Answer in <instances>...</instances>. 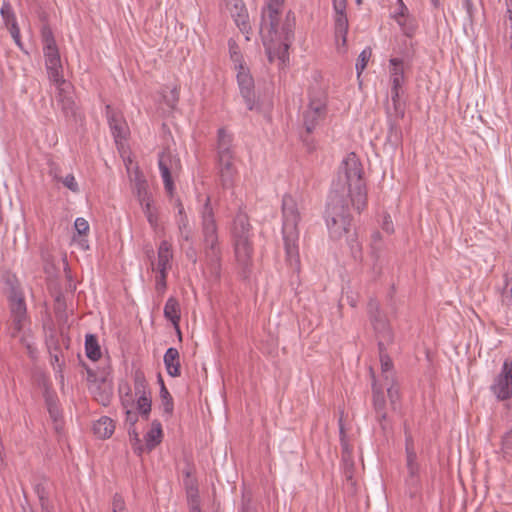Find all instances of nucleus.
<instances>
[{"label":"nucleus","mask_w":512,"mask_h":512,"mask_svg":"<svg viewBox=\"0 0 512 512\" xmlns=\"http://www.w3.org/2000/svg\"><path fill=\"white\" fill-rule=\"evenodd\" d=\"M128 434L134 452L138 456H141L146 448L142 445L141 440L139 438V434L137 433L135 428H129Z\"/></svg>","instance_id":"40"},{"label":"nucleus","mask_w":512,"mask_h":512,"mask_svg":"<svg viewBox=\"0 0 512 512\" xmlns=\"http://www.w3.org/2000/svg\"><path fill=\"white\" fill-rule=\"evenodd\" d=\"M372 55V50L370 47L365 48L358 56L355 68L357 71V75L360 76L363 70L366 68L367 63Z\"/></svg>","instance_id":"39"},{"label":"nucleus","mask_w":512,"mask_h":512,"mask_svg":"<svg viewBox=\"0 0 512 512\" xmlns=\"http://www.w3.org/2000/svg\"><path fill=\"white\" fill-rule=\"evenodd\" d=\"M502 449L505 451L512 450V430L505 433L502 438Z\"/></svg>","instance_id":"57"},{"label":"nucleus","mask_w":512,"mask_h":512,"mask_svg":"<svg viewBox=\"0 0 512 512\" xmlns=\"http://www.w3.org/2000/svg\"><path fill=\"white\" fill-rule=\"evenodd\" d=\"M505 285L501 291L502 303L507 307H512V275H504Z\"/></svg>","instance_id":"36"},{"label":"nucleus","mask_w":512,"mask_h":512,"mask_svg":"<svg viewBox=\"0 0 512 512\" xmlns=\"http://www.w3.org/2000/svg\"><path fill=\"white\" fill-rule=\"evenodd\" d=\"M310 135L311 134H308L305 131V134H302L301 137H302L303 143L307 146L308 150L312 151L314 149V142Z\"/></svg>","instance_id":"59"},{"label":"nucleus","mask_w":512,"mask_h":512,"mask_svg":"<svg viewBox=\"0 0 512 512\" xmlns=\"http://www.w3.org/2000/svg\"><path fill=\"white\" fill-rule=\"evenodd\" d=\"M0 14L4 20V23L8 29L13 24H17L16 16L13 11L11 4L8 1H4L0 9Z\"/></svg>","instance_id":"35"},{"label":"nucleus","mask_w":512,"mask_h":512,"mask_svg":"<svg viewBox=\"0 0 512 512\" xmlns=\"http://www.w3.org/2000/svg\"><path fill=\"white\" fill-rule=\"evenodd\" d=\"M399 121V119L387 118V142L392 146H398L402 142L403 134Z\"/></svg>","instance_id":"29"},{"label":"nucleus","mask_w":512,"mask_h":512,"mask_svg":"<svg viewBox=\"0 0 512 512\" xmlns=\"http://www.w3.org/2000/svg\"><path fill=\"white\" fill-rule=\"evenodd\" d=\"M111 390L110 389H102L98 387L96 391L94 392V398L96 401H98L100 404L106 406L110 403L111 400Z\"/></svg>","instance_id":"44"},{"label":"nucleus","mask_w":512,"mask_h":512,"mask_svg":"<svg viewBox=\"0 0 512 512\" xmlns=\"http://www.w3.org/2000/svg\"><path fill=\"white\" fill-rule=\"evenodd\" d=\"M237 70V82L240 94L245 101L247 109L253 110L256 105L253 77L250 75L249 69L245 66H240V69Z\"/></svg>","instance_id":"14"},{"label":"nucleus","mask_w":512,"mask_h":512,"mask_svg":"<svg viewBox=\"0 0 512 512\" xmlns=\"http://www.w3.org/2000/svg\"><path fill=\"white\" fill-rule=\"evenodd\" d=\"M114 430L115 424L113 420L107 416L101 417L93 424L94 434L101 439L110 438L114 433Z\"/></svg>","instance_id":"28"},{"label":"nucleus","mask_w":512,"mask_h":512,"mask_svg":"<svg viewBox=\"0 0 512 512\" xmlns=\"http://www.w3.org/2000/svg\"><path fill=\"white\" fill-rule=\"evenodd\" d=\"M217 171L222 187L225 189L232 188L237 174L234 158H217Z\"/></svg>","instance_id":"19"},{"label":"nucleus","mask_w":512,"mask_h":512,"mask_svg":"<svg viewBox=\"0 0 512 512\" xmlns=\"http://www.w3.org/2000/svg\"><path fill=\"white\" fill-rule=\"evenodd\" d=\"M403 94V91L400 90H391V102L396 103L401 101L400 96Z\"/></svg>","instance_id":"62"},{"label":"nucleus","mask_w":512,"mask_h":512,"mask_svg":"<svg viewBox=\"0 0 512 512\" xmlns=\"http://www.w3.org/2000/svg\"><path fill=\"white\" fill-rule=\"evenodd\" d=\"M387 394L390 401V406L392 410L397 409V403L400 399L399 390L397 387L391 385L387 388Z\"/></svg>","instance_id":"47"},{"label":"nucleus","mask_w":512,"mask_h":512,"mask_svg":"<svg viewBox=\"0 0 512 512\" xmlns=\"http://www.w3.org/2000/svg\"><path fill=\"white\" fill-rule=\"evenodd\" d=\"M152 399L151 395L138 396L137 399V410L139 415L144 419L148 420L151 412Z\"/></svg>","instance_id":"34"},{"label":"nucleus","mask_w":512,"mask_h":512,"mask_svg":"<svg viewBox=\"0 0 512 512\" xmlns=\"http://www.w3.org/2000/svg\"><path fill=\"white\" fill-rule=\"evenodd\" d=\"M125 413H126L125 421H126V423L129 424V428H135L134 426L138 421V414L129 409H127Z\"/></svg>","instance_id":"55"},{"label":"nucleus","mask_w":512,"mask_h":512,"mask_svg":"<svg viewBox=\"0 0 512 512\" xmlns=\"http://www.w3.org/2000/svg\"><path fill=\"white\" fill-rule=\"evenodd\" d=\"M85 350L86 356L92 360L97 361L101 358V349L98 339L94 334H87L85 337Z\"/></svg>","instance_id":"30"},{"label":"nucleus","mask_w":512,"mask_h":512,"mask_svg":"<svg viewBox=\"0 0 512 512\" xmlns=\"http://www.w3.org/2000/svg\"><path fill=\"white\" fill-rule=\"evenodd\" d=\"M163 361L169 376L175 378L181 375L180 354L176 348H168L164 354Z\"/></svg>","instance_id":"22"},{"label":"nucleus","mask_w":512,"mask_h":512,"mask_svg":"<svg viewBox=\"0 0 512 512\" xmlns=\"http://www.w3.org/2000/svg\"><path fill=\"white\" fill-rule=\"evenodd\" d=\"M405 450H406V466L408 474L411 478H414L419 473V465L417 463V455L414 450V443L411 435H406L405 439Z\"/></svg>","instance_id":"24"},{"label":"nucleus","mask_w":512,"mask_h":512,"mask_svg":"<svg viewBox=\"0 0 512 512\" xmlns=\"http://www.w3.org/2000/svg\"><path fill=\"white\" fill-rule=\"evenodd\" d=\"M251 230L252 226L247 214L240 210L233 220L231 235L235 257L241 267L240 275L243 279L249 278L252 267L253 245Z\"/></svg>","instance_id":"4"},{"label":"nucleus","mask_w":512,"mask_h":512,"mask_svg":"<svg viewBox=\"0 0 512 512\" xmlns=\"http://www.w3.org/2000/svg\"><path fill=\"white\" fill-rule=\"evenodd\" d=\"M171 244L167 240L160 242L158 247V261L155 267L154 261H151L152 270L156 272H167L171 268L170 261L173 254Z\"/></svg>","instance_id":"20"},{"label":"nucleus","mask_w":512,"mask_h":512,"mask_svg":"<svg viewBox=\"0 0 512 512\" xmlns=\"http://www.w3.org/2000/svg\"><path fill=\"white\" fill-rule=\"evenodd\" d=\"M348 244H349L354 256H355L356 252L361 251V247L355 238L352 237L351 239H348Z\"/></svg>","instance_id":"61"},{"label":"nucleus","mask_w":512,"mask_h":512,"mask_svg":"<svg viewBox=\"0 0 512 512\" xmlns=\"http://www.w3.org/2000/svg\"><path fill=\"white\" fill-rule=\"evenodd\" d=\"M285 0H267L261 11L260 35L270 62L288 59V49L294 40L295 14L289 10L282 19Z\"/></svg>","instance_id":"2"},{"label":"nucleus","mask_w":512,"mask_h":512,"mask_svg":"<svg viewBox=\"0 0 512 512\" xmlns=\"http://www.w3.org/2000/svg\"><path fill=\"white\" fill-rule=\"evenodd\" d=\"M491 390L499 400L512 397V359L504 361L501 373L495 378Z\"/></svg>","instance_id":"12"},{"label":"nucleus","mask_w":512,"mask_h":512,"mask_svg":"<svg viewBox=\"0 0 512 512\" xmlns=\"http://www.w3.org/2000/svg\"><path fill=\"white\" fill-rule=\"evenodd\" d=\"M348 198L358 213L367 205L363 168L354 153L343 160L326 205L324 216L326 226L330 237L334 240H339L350 233L352 216Z\"/></svg>","instance_id":"1"},{"label":"nucleus","mask_w":512,"mask_h":512,"mask_svg":"<svg viewBox=\"0 0 512 512\" xmlns=\"http://www.w3.org/2000/svg\"><path fill=\"white\" fill-rule=\"evenodd\" d=\"M204 256L207 267L209 269L210 277L215 281L221 278V260L222 252L219 244L205 245Z\"/></svg>","instance_id":"18"},{"label":"nucleus","mask_w":512,"mask_h":512,"mask_svg":"<svg viewBox=\"0 0 512 512\" xmlns=\"http://www.w3.org/2000/svg\"><path fill=\"white\" fill-rule=\"evenodd\" d=\"M134 192L141 206L146 203H153L152 194L148 190V183L146 179L136 174L134 179Z\"/></svg>","instance_id":"26"},{"label":"nucleus","mask_w":512,"mask_h":512,"mask_svg":"<svg viewBox=\"0 0 512 512\" xmlns=\"http://www.w3.org/2000/svg\"><path fill=\"white\" fill-rule=\"evenodd\" d=\"M121 403H122V406H123L126 410H127L130 406H132V404H133V400H132V397H131V390H130V388H129V387H128V392L126 393V396L121 398Z\"/></svg>","instance_id":"60"},{"label":"nucleus","mask_w":512,"mask_h":512,"mask_svg":"<svg viewBox=\"0 0 512 512\" xmlns=\"http://www.w3.org/2000/svg\"><path fill=\"white\" fill-rule=\"evenodd\" d=\"M333 9L335 11L334 19V31L335 39L337 42L338 50L342 46L344 51L347 45V34H348V18L346 14L347 0H332Z\"/></svg>","instance_id":"10"},{"label":"nucleus","mask_w":512,"mask_h":512,"mask_svg":"<svg viewBox=\"0 0 512 512\" xmlns=\"http://www.w3.org/2000/svg\"><path fill=\"white\" fill-rule=\"evenodd\" d=\"M282 219V234L286 260L293 269L299 270L298 223L301 216L297 201L289 194H285L282 198Z\"/></svg>","instance_id":"3"},{"label":"nucleus","mask_w":512,"mask_h":512,"mask_svg":"<svg viewBox=\"0 0 512 512\" xmlns=\"http://www.w3.org/2000/svg\"><path fill=\"white\" fill-rule=\"evenodd\" d=\"M229 49H230V57L235 65V69H240V66H244L243 60H242V54L239 51L238 46L235 44V42L229 41Z\"/></svg>","instance_id":"42"},{"label":"nucleus","mask_w":512,"mask_h":512,"mask_svg":"<svg viewBox=\"0 0 512 512\" xmlns=\"http://www.w3.org/2000/svg\"><path fill=\"white\" fill-rule=\"evenodd\" d=\"M134 391L136 396L151 395L148 382L141 370H136L133 375Z\"/></svg>","instance_id":"31"},{"label":"nucleus","mask_w":512,"mask_h":512,"mask_svg":"<svg viewBox=\"0 0 512 512\" xmlns=\"http://www.w3.org/2000/svg\"><path fill=\"white\" fill-rule=\"evenodd\" d=\"M391 81V90H400L403 91L402 86L405 82V76L403 77H390Z\"/></svg>","instance_id":"56"},{"label":"nucleus","mask_w":512,"mask_h":512,"mask_svg":"<svg viewBox=\"0 0 512 512\" xmlns=\"http://www.w3.org/2000/svg\"><path fill=\"white\" fill-rule=\"evenodd\" d=\"M164 316L167 320L171 321L173 325L176 327L179 336H181V332L179 329V321H180V306L179 302L175 297H170L166 301L164 307Z\"/></svg>","instance_id":"27"},{"label":"nucleus","mask_w":512,"mask_h":512,"mask_svg":"<svg viewBox=\"0 0 512 512\" xmlns=\"http://www.w3.org/2000/svg\"><path fill=\"white\" fill-rule=\"evenodd\" d=\"M143 212L147 218L148 223L154 229L158 226V214L157 209L153 206V203H146L144 206H141Z\"/></svg>","instance_id":"37"},{"label":"nucleus","mask_w":512,"mask_h":512,"mask_svg":"<svg viewBox=\"0 0 512 512\" xmlns=\"http://www.w3.org/2000/svg\"><path fill=\"white\" fill-rule=\"evenodd\" d=\"M387 346L388 345H384L383 347H378L379 359H380L381 369H382L383 373L390 372L393 367L392 360L387 353Z\"/></svg>","instance_id":"38"},{"label":"nucleus","mask_w":512,"mask_h":512,"mask_svg":"<svg viewBox=\"0 0 512 512\" xmlns=\"http://www.w3.org/2000/svg\"><path fill=\"white\" fill-rule=\"evenodd\" d=\"M368 315L378 340V347L392 344L394 340L392 329L376 300L371 299L369 301Z\"/></svg>","instance_id":"6"},{"label":"nucleus","mask_w":512,"mask_h":512,"mask_svg":"<svg viewBox=\"0 0 512 512\" xmlns=\"http://www.w3.org/2000/svg\"><path fill=\"white\" fill-rule=\"evenodd\" d=\"M195 472V465L191 461L186 459L185 466L182 469V474L184 477L183 486L186 492L188 502H195L196 500H200L199 485L198 480L195 477Z\"/></svg>","instance_id":"16"},{"label":"nucleus","mask_w":512,"mask_h":512,"mask_svg":"<svg viewBox=\"0 0 512 512\" xmlns=\"http://www.w3.org/2000/svg\"><path fill=\"white\" fill-rule=\"evenodd\" d=\"M190 509L189 512H201L200 508V500H196L195 502H188Z\"/></svg>","instance_id":"63"},{"label":"nucleus","mask_w":512,"mask_h":512,"mask_svg":"<svg viewBox=\"0 0 512 512\" xmlns=\"http://www.w3.org/2000/svg\"><path fill=\"white\" fill-rule=\"evenodd\" d=\"M326 112V100L324 97L310 98L308 107L303 112V125L308 134L314 131L319 121L325 117Z\"/></svg>","instance_id":"11"},{"label":"nucleus","mask_w":512,"mask_h":512,"mask_svg":"<svg viewBox=\"0 0 512 512\" xmlns=\"http://www.w3.org/2000/svg\"><path fill=\"white\" fill-rule=\"evenodd\" d=\"M463 6L466 10L468 21L472 25L474 22V11H475L472 0H463Z\"/></svg>","instance_id":"52"},{"label":"nucleus","mask_w":512,"mask_h":512,"mask_svg":"<svg viewBox=\"0 0 512 512\" xmlns=\"http://www.w3.org/2000/svg\"><path fill=\"white\" fill-rule=\"evenodd\" d=\"M54 178L58 181H61L65 187H67L70 191L77 193L79 192V186L75 180V177L72 174H68L66 177L58 178L56 175Z\"/></svg>","instance_id":"45"},{"label":"nucleus","mask_w":512,"mask_h":512,"mask_svg":"<svg viewBox=\"0 0 512 512\" xmlns=\"http://www.w3.org/2000/svg\"><path fill=\"white\" fill-rule=\"evenodd\" d=\"M399 11L394 14V19L400 26H404L402 19L408 14V8L404 4L403 0H398Z\"/></svg>","instance_id":"49"},{"label":"nucleus","mask_w":512,"mask_h":512,"mask_svg":"<svg viewBox=\"0 0 512 512\" xmlns=\"http://www.w3.org/2000/svg\"><path fill=\"white\" fill-rule=\"evenodd\" d=\"M105 112L115 142L119 143L120 141L125 139L128 130L126 122L123 119L122 113L114 109L109 104L106 105Z\"/></svg>","instance_id":"17"},{"label":"nucleus","mask_w":512,"mask_h":512,"mask_svg":"<svg viewBox=\"0 0 512 512\" xmlns=\"http://www.w3.org/2000/svg\"><path fill=\"white\" fill-rule=\"evenodd\" d=\"M392 68L390 69V77H403L404 69H403V60L400 58H391L389 60Z\"/></svg>","instance_id":"43"},{"label":"nucleus","mask_w":512,"mask_h":512,"mask_svg":"<svg viewBox=\"0 0 512 512\" xmlns=\"http://www.w3.org/2000/svg\"><path fill=\"white\" fill-rule=\"evenodd\" d=\"M372 400L375 419L385 437L392 433L393 427L390 418L386 413V400L382 388L378 387L375 381L372 384Z\"/></svg>","instance_id":"9"},{"label":"nucleus","mask_w":512,"mask_h":512,"mask_svg":"<svg viewBox=\"0 0 512 512\" xmlns=\"http://www.w3.org/2000/svg\"><path fill=\"white\" fill-rule=\"evenodd\" d=\"M339 434H340V444H341V448H342V454H352V448L346 439V432H345L342 416L339 418Z\"/></svg>","instance_id":"41"},{"label":"nucleus","mask_w":512,"mask_h":512,"mask_svg":"<svg viewBox=\"0 0 512 512\" xmlns=\"http://www.w3.org/2000/svg\"><path fill=\"white\" fill-rule=\"evenodd\" d=\"M406 105L404 102L399 101L396 103L389 104L386 101V115L387 118L402 120L405 116Z\"/></svg>","instance_id":"32"},{"label":"nucleus","mask_w":512,"mask_h":512,"mask_svg":"<svg viewBox=\"0 0 512 512\" xmlns=\"http://www.w3.org/2000/svg\"><path fill=\"white\" fill-rule=\"evenodd\" d=\"M231 16L234 18L236 25L245 31L249 27L247 9L242 0H234L233 6L229 8Z\"/></svg>","instance_id":"25"},{"label":"nucleus","mask_w":512,"mask_h":512,"mask_svg":"<svg viewBox=\"0 0 512 512\" xmlns=\"http://www.w3.org/2000/svg\"><path fill=\"white\" fill-rule=\"evenodd\" d=\"M202 234L204 245L219 244L217 226L209 197H207L202 210Z\"/></svg>","instance_id":"15"},{"label":"nucleus","mask_w":512,"mask_h":512,"mask_svg":"<svg viewBox=\"0 0 512 512\" xmlns=\"http://www.w3.org/2000/svg\"><path fill=\"white\" fill-rule=\"evenodd\" d=\"M41 40L43 43L45 66L49 79L54 84L59 85L64 83L59 50L52 29L47 24L43 25L41 28Z\"/></svg>","instance_id":"5"},{"label":"nucleus","mask_w":512,"mask_h":512,"mask_svg":"<svg viewBox=\"0 0 512 512\" xmlns=\"http://www.w3.org/2000/svg\"><path fill=\"white\" fill-rule=\"evenodd\" d=\"M74 227L79 235H84L89 230V224L84 218H77L74 223Z\"/></svg>","instance_id":"51"},{"label":"nucleus","mask_w":512,"mask_h":512,"mask_svg":"<svg viewBox=\"0 0 512 512\" xmlns=\"http://www.w3.org/2000/svg\"><path fill=\"white\" fill-rule=\"evenodd\" d=\"M160 399L164 414H166L168 417H171L174 411V402L165 385H162L160 388Z\"/></svg>","instance_id":"33"},{"label":"nucleus","mask_w":512,"mask_h":512,"mask_svg":"<svg viewBox=\"0 0 512 512\" xmlns=\"http://www.w3.org/2000/svg\"><path fill=\"white\" fill-rule=\"evenodd\" d=\"M185 255H186L187 259H188L192 264H196V263H197V261H198L197 250H196L193 246H190V247L186 250Z\"/></svg>","instance_id":"58"},{"label":"nucleus","mask_w":512,"mask_h":512,"mask_svg":"<svg viewBox=\"0 0 512 512\" xmlns=\"http://www.w3.org/2000/svg\"><path fill=\"white\" fill-rule=\"evenodd\" d=\"M162 438V425L159 420H153L150 430L144 436L146 450L151 452L162 442Z\"/></svg>","instance_id":"23"},{"label":"nucleus","mask_w":512,"mask_h":512,"mask_svg":"<svg viewBox=\"0 0 512 512\" xmlns=\"http://www.w3.org/2000/svg\"><path fill=\"white\" fill-rule=\"evenodd\" d=\"M158 166L163 179L164 188L172 194L174 190V181L172 175L181 170V161L177 154H174L169 148H165L158 155Z\"/></svg>","instance_id":"7"},{"label":"nucleus","mask_w":512,"mask_h":512,"mask_svg":"<svg viewBox=\"0 0 512 512\" xmlns=\"http://www.w3.org/2000/svg\"><path fill=\"white\" fill-rule=\"evenodd\" d=\"M12 321L11 336L16 337L27 320V308L22 292L12 287L9 296Z\"/></svg>","instance_id":"8"},{"label":"nucleus","mask_w":512,"mask_h":512,"mask_svg":"<svg viewBox=\"0 0 512 512\" xmlns=\"http://www.w3.org/2000/svg\"><path fill=\"white\" fill-rule=\"evenodd\" d=\"M217 158H234L233 138L224 128L217 133Z\"/></svg>","instance_id":"21"},{"label":"nucleus","mask_w":512,"mask_h":512,"mask_svg":"<svg viewBox=\"0 0 512 512\" xmlns=\"http://www.w3.org/2000/svg\"><path fill=\"white\" fill-rule=\"evenodd\" d=\"M65 83L66 82L64 81V83H61L59 85L56 84L58 86V104L60 105L61 111L68 122H81L83 120V115L80 112V109L77 106L73 96L69 93H66L65 89L61 87Z\"/></svg>","instance_id":"13"},{"label":"nucleus","mask_w":512,"mask_h":512,"mask_svg":"<svg viewBox=\"0 0 512 512\" xmlns=\"http://www.w3.org/2000/svg\"><path fill=\"white\" fill-rule=\"evenodd\" d=\"M506 15L508 20H512V0H506Z\"/></svg>","instance_id":"64"},{"label":"nucleus","mask_w":512,"mask_h":512,"mask_svg":"<svg viewBox=\"0 0 512 512\" xmlns=\"http://www.w3.org/2000/svg\"><path fill=\"white\" fill-rule=\"evenodd\" d=\"M155 290L159 294H163L167 288V272H157Z\"/></svg>","instance_id":"46"},{"label":"nucleus","mask_w":512,"mask_h":512,"mask_svg":"<svg viewBox=\"0 0 512 512\" xmlns=\"http://www.w3.org/2000/svg\"><path fill=\"white\" fill-rule=\"evenodd\" d=\"M10 34L12 36V38L14 39L15 43L21 47L22 46V43H21V37H20V28L18 26V24H13L12 26H10Z\"/></svg>","instance_id":"54"},{"label":"nucleus","mask_w":512,"mask_h":512,"mask_svg":"<svg viewBox=\"0 0 512 512\" xmlns=\"http://www.w3.org/2000/svg\"><path fill=\"white\" fill-rule=\"evenodd\" d=\"M66 301L63 293L59 292L54 299V311L56 314L64 313L66 310Z\"/></svg>","instance_id":"48"},{"label":"nucleus","mask_w":512,"mask_h":512,"mask_svg":"<svg viewBox=\"0 0 512 512\" xmlns=\"http://www.w3.org/2000/svg\"><path fill=\"white\" fill-rule=\"evenodd\" d=\"M112 510L113 512H123L125 510V502H124V499L123 497L116 493L114 496H113V501H112Z\"/></svg>","instance_id":"50"},{"label":"nucleus","mask_w":512,"mask_h":512,"mask_svg":"<svg viewBox=\"0 0 512 512\" xmlns=\"http://www.w3.org/2000/svg\"><path fill=\"white\" fill-rule=\"evenodd\" d=\"M35 490H36V493L38 495L40 505L49 502L48 493L46 492V490H45L43 485L38 484L36 486Z\"/></svg>","instance_id":"53"}]
</instances>
